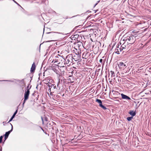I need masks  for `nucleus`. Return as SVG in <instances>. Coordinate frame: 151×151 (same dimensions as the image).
Returning <instances> with one entry per match:
<instances>
[{
	"label": "nucleus",
	"instance_id": "f8f14e48",
	"mask_svg": "<svg viewBox=\"0 0 151 151\" xmlns=\"http://www.w3.org/2000/svg\"><path fill=\"white\" fill-rule=\"evenodd\" d=\"M36 68V65L34 62L33 63L32 65V66L31 68L30 72L32 73L35 70Z\"/></svg>",
	"mask_w": 151,
	"mask_h": 151
},
{
	"label": "nucleus",
	"instance_id": "20e7f679",
	"mask_svg": "<svg viewBox=\"0 0 151 151\" xmlns=\"http://www.w3.org/2000/svg\"><path fill=\"white\" fill-rule=\"evenodd\" d=\"M63 60H64V58L61 55H58L57 56L55 57V59L53 60L52 62L60 64L61 63V62L63 61Z\"/></svg>",
	"mask_w": 151,
	"mask_h": 151
},
{
	"label": "nucleus",
	"instance_id": "6e6552de",
	"mask_svg": "<svg viewBox=\"0 0 151 151\" xmlns=\"http://www.w3.org/2000/svg\"><path fill=\"white\" fill-rule=\"evenodd\" d=\"M27 91H25L24 94V99L25 101L27 100L29 96V89L30 88H29V86H27Z\"/></svg>",
	"mask_w": 151,
	"mask_h": 151
},
{
	"label": "nucleus",
	"instance_id": "2eb2a0df",
	"mask_svg": "<svg viewBox=\"0 0 151 151\" xmlns=\"http://www.w3.org/2000/svg\"><path fill=\"white\" fill-rule=\"evenodd\" d=\"M54 86V84H52L51 85H47L49 87V89L48 90V91H50V89L52 88L53 86Z\"/></svg>",
	"mask_w": 151,
	"mask_h": 151
},
{
	"label": "nucleus",
	"instance_id": "72a5a7b5",
	"mask_svg": "<svg viewBox=\"0 0 151 151\" xmlns=\"http://www.w3.org/2000/svg\"><path fill=\"white\" fill-rule=\"evenodd\" d=\"M47 94L49 95V92H47Z\"/></svg>",
	"mask_w": 151,
	"mask_h": 151
},
{
	"label": "nucleus",
	"instance_id": "473e14b6",
	"mask_svg": "<svg viewBox=\"0 0 151 151\" xmlns=\"http://www.w3.org/2000/svg\"><path fill=\"white\" fill-rule=\"evenodd\" d=\"M64 94H63V95L62 96H64Z\"/></svg>",
	"mask_w": 151,
	"mask_h": 151
},
{
	"label": "nucleus",
	"instance_id": "ddd939ff",
	"mask_svg": "<svg viewBox=\"0 0 151 151\" xmlns=\"http://www.w3.org/2000/svg\"><path fill=\"white\" fill-rule=\"evenodd\" d=\"M129 113L133 117L135 116L136 114L135 111L133 110L130 111Z\"/></svg>",
	"mask_w": 151,
	"mask_h": 151
},
{
	"label": "nucleus",
	"instance_id": "6ab92c4d",
	"mask_svg": "<svg viewBox=\"0 0 151 151\" xmlns=\"http://www.w3.org/2000/svg\"><path fill=\"white\" fill-rule=\"evenodd\" d=\"M133 116L129 117L127 118V119L128 121H130L132 119H133Z\"/></svg>",
	"mask_w": 151,
	"mask_h": 151
},
{
	"label": "nucleus",
	"instance_id": "a211bd4d",
	"mask_svg": "<svg viewBox=\"0 0 151 151\" xmlns=\"http://www.w3.org/2000/svg\"><path fill=\"white\" fill-rule=\"evenodd\" d=\"M147 23L148 24V25H150L151 26V19H150L149 20H148L147 21Z\"/></svg>",
	"mask_w": 151,
	"mask_h": 151
},
{
	"label": "nucleus",
	"instance_id": "c85d7f7f",
	"mask_svg": "<svg viewBox=\"0 0 151 151\" xmlns=\"http://www.w3.org/2000/svg\"><path fill=\"white\" fill-rule=\"evenodd\" d=\"M10 124H11V125L12 126V128H13V126H12V124H11V123Z\"/></svg>",
	"mask_w": 151,
	"mask_h": 151
},
{
	"label": "nucleus",
	"instance_id": "0eeeda50",
	"mask_svg": "<svg viewBox=\"0 0 151 151\" xmlns=\"http://www.w3.org/2000/svg\"><path fill=\"white\" fill-rule=\"evenodd\" d=\"M127 65V63L126 62L124 63L120 62L118 64V65L119 68L123 70L126 68Z\"/></svg>",
	"mask_w": 151,
	"mask_h": 151
},
{
	"label": "nucleus",
	"instance_id": "b1692460",
	"mask_svg": "<svg viewBox=\"0 0 151 151\" xmlns=\"http://www.w3.org/2000/svg\"><path fill=\"white\" fill-rule=\"evenodd\" d=\"M25 101H25V100L24 99L23 102V104H22V106H23V107L24 106V103H25Z\"/></svg>",
	"mask_w": 151,
	"mask_h": 151
},
{
	"label": "nucleus",
	"instance_id": "5701e85b",
	"mask_svg": "<svg viewBox=\"0 0 151 151\" xmlns=\"http://www.w3.org/2000/svg\"><path fill=\"white\" fill-rule=\"evenodd\" d=\"M13 118H13L12 117L9 120V121L8 122V123H9V122H10L12 121V119H13Z\"/></svg>",
	"mask_w": 151,
	"mask_h": 151
},
{
	"label": "nucleus",
	"instance_id": "c9c22d12",
	"mask_svg": "<svg viewBox=\"0 0 151 151\" xmlns=\"http://www.w3.org/2000/svg\"><path fill=\"white\" fill-rule=\"evenodd\" d=\"M97 4V3L95 5H96Z\"/></svg>",
	"mask_w": 151,
	"mask_h": 151
},
{
	"label": "nucleus",
	"instance_id": "c756f323",
	"mask_svg": "<svg viewBox=\"0 0 151 151\" xmlns=\"http://www.w3.org/2000/svg\"><path fill=\"white\" fill-rule=\"evenodd\" d=\"M52 32H49L48 33H52Z\"/></svg>",
	"mask_w": 151,
	"mask_h": 151
},
{
	"label": "nucleus",
	"instance_id": "1a4fd4ad",
	"mask_svg": "<svg viewBox=\"0 0 151 151\" xmlns=\"http://www.w3.org/2000/svg\"><path fill=\"white\" fill-rule=\"evenodd\" d=\"M13 128H11V129L10 131L6 132L5 134L4 135L5 137L4 139L5 141L8 138L10 133L12 131Z\"/></svg>",
	"mask_w": 151,
	"mask_h": 151
},
{
	"label": "nucleus",
	"instance_id": "f257e3e1",
	"mask_svg": "<svg viewBox=\"0 0 151 151\" xmlns=\"http://www.w3.org/2000/svg\"><path fill=\"white\" fill-rule=\"evenodd\" d=\"M63 58L64 60H63V62H65L63 63H62L63 65H67L68 66H69L73 64L72 54H69L65 58Z\"/></svg>",
	"mask_w": 151,
	"mask_h": 151
},
{
	"label": "nucleus",
	"instance_id": "39448f33",
	"mask_svg": "<svg viewBox=\"0 0 151 151\" xmlns=\"http://www.w3.org/2000/svg\"><path fill=\"white\" fill-rule=\"evenodd\" d=\"M56 86L54 84V86H53L52 88L50 89V91H49L50 93V95L52 96H54V95L53 93H60V90H58Z\"/></svg>",
	"mask_w": 151,
	"mask_h": 151
},
{
	"label": "nucleus",
	"instance_id": "9d476101",
	"mask_svg": "<svg viewBox=\"0 0 151 151\" xmlns=\"http://www.w3.org/2000/svg\"><path fill=\"white\" fill-rule=\"evenodd\" d=\"M62 82V81H60V79H59L58 81L57 84V88L58 90H60L61 88V83Z\"/></svg>",
	"mask_w": 151,
	"mask_h": 151
},
{
	"label": "nucleus",
	"instance_id": "e433bc0d",
	"mask_svg": "<svg viewBox=\"0 0 151 151\" xmlns=\"http://www.w3.org/2000/svg\"><path fill=\"white\" fill-rule=\"evenodd\" d=\"M34 93H33L32 95H34Z\"/></svg>",
	"mask_w": 151,
	"mask_h": 151
},
{
	"label": "nucleus",
	"instance_id": "412c9836",
	"mask_svg": "<svg viewBox=\"0 0 151 151\" xmlns=\"http://www.w3.org/2000/svg\"><path fill=\"white\" fill-rule=\"evenodd\" d=\"M17 110H16V111L14 112V113L13 115H12V117L14 118L15 116V115L17 114Z\"/></svg>",
	"mask_w": 151,
	"mask_h": 151
},
{
	"label": "nucleus",
	"instance_id": "7c9ffc66",
	"mask_svg": "<svg viewBox=\"0 0 151 151\" xmlns=\"http://www.w3.org/2000/svg\"><path fill=\"white\" fill-rule=\"evenodd\" d=\"M55 33H59V34H60V33L58 32H55Z\"/></svg>",
	"mask_w": 151,
	"mask_h": 151
},
{
	"label": "nucleus",
	"instance_id": "4be33fe9",
	"mask_svg": "<svg viewBox=\"0 0 151 151\" xmlns=\"http://www.w3.org/2000/svg\"><path fill=\"white\" fill-rule=\"evenodd\" d=\"M3 138V136H1L0 137V143L2 142Z\"/></svg>",
	"mask_w": 151,
	"mask_h": 151
},
{
	"label": "nucleus",
	"instance_id": "393cba45",
	"mask_svg": "<svg viewBox=\"0 0 151 151\" xmlns=\"http://www.w3.org/2000/svg\"><path fill=\"white\" fill-rule=\"evenodd\" d=\"M81 52V51H79V50L78 52ZM78 52V51H77V49H76V50H75V51H74L75 53L76 52Z\"/></svg>",
	"mask_w": 151,
	"mask_h": 151
},
{
	"label": "nucleus",
	"instance_id": "7ed1b4c3",
	"mask_svg": "<svg viewBox=\"0 0 151 151\" xmlns=\"http://www.w3.org/2000/svg\"><path fill=\"white\" fill-rule=\"evenodd\" d=\"M128 49L127 46L125 45L123 43L122 45H118L115 49V52L116 53L119 54H120V52H121L122 50H124L123 51H127Z\"/></svg>",
	"mask_w": 151,
	"mask_h": 151
},
{
	"label": "nucleus",
	"instance_id": "aec40b11",
	"mask_svg": "<svg viewBox=\"0 0 151 151\" xmlns=\"http://www.w3.org/2000/svg\"><path fill=\"white\" fill-rule=\"evenodd\" d=\"M55 95H54V96H53L56 99H58V98H60V96L58 94L56 95L55 97Z\"/></svg>",
	"mask_w": 151,
	"mask_h": 151
},
{
	"label": "nucleus",
	"instance_id": "cd10ccee",
	"mask_svg": "<svg viewBox=\"0 0 151 151\" xmlns=\"http://www.w3.org/2000/svg\"><path fill=\"white\" fill-rule=\"evenodd\" d=\"M41 119H42V122H43V118H42V117H41Z\"/></svg>",
	"mask_w": 151,
	"mask_h": 151
},
{
	"label": "nucleus",
	"instance_id": "f704fd0d",
	"mask_svg": "<svg viewBox=\"0 0 151 151\" xmlns=\"http://www.w3.org/2000/svg\"><path fill=\"white\" fill-rule=\"evenodd\" d=\"M42 129L43 131L44 132V130L42 128Z\"/></svg>",
	"mask_w": 151,
	"mask_h": 151
},
{
	"label": "nucleus",
	"instance_id": "9b49d317",
	"mask_svg": "<svg viewBox=\"0 0 151 151\" xmlns=\"http://www.w3.org/2000/svg\"><path fill=\"white\" fill-rule=\"evenodd\" d=\"M121 96L122 98L123 99H125L126 100H129L131 99L129 97L123 94V93H121Z\"/></svg>",
	"mask_w": 151,
	"mask_h": 151
},
{
	"label": "nucleus",
	"instance_id": "2f4dec72",
	"mask_svg": "<svg viewBox=\"0 0 151 151\" xmlns=\"http://www.w3.org/2000/svg\"><path fill=\"white\" fill-rule=\"evenodd\" d=\"M61 67H64L65 66L64 65H63L62 66H61Z\"/></svg>",
	"mask_w": 151,
	"mask_h": 151
},
{
	"label": "nucleus",
	"instance_id": "f03ea898",
	"mask_svg": "<svg viewBox=\"0 0 151 151\" xmlns=\"http://www.w3.org/2000/svg\"><path fill=\"white\" fill-rule=\"evenodd\" d=\"M125 41L124 43L128 47L129 44H132L134 43L136 41V37L133 36H127L123 40Z\"/></svg>",
	"mask_w": 151,
	"mask_h": 151
},
{
	"label": "nucleus",
	"instance_id": "bb28decb",
	"mask_svg": "<svg viewBox=\"0 0 151 151\" xmlns=\"http://www.w3.org/2000/svg\"><path fill=\"white\" fill-rule=\"evenodd\" d=\"M2 147H0V151H2Z\"/></svg>",
	"mask_w": 151,
	"mask_h": 151
},
{
	"label": "nucleus",
	"instance_id": "a878e982",
	"mask_svg": "<svg viewBox=\"0 0 151 151\" xmlns=\"http://www.w3.org/2000/svg\"><path fill=\"white\" fill-rule=\"evenodd\" d=\"M103 60L102 59H100L99 60V62L101 63H102Z\"/></svg>",
	"mask_w": 151,
	"mask_h": 151
},
{
	"label": "nucleus",
	"instance_id": "dca6fc26",
	"mask_svg": "<svg viewBox=\"0 0 151 151\" xmlns=\"http://www.w3.org/2000/svg\"><path fill=\"white\" fill-rule=\"evenodd\" d=\"M96 101L99 104V106L100 105V104H102V101H101L100 100V99H97L96 100Z\"/></svg>",
	"mask_w": 151,
	"mask_h": 151
},
{
	"label": "nucleus",
	"instance_id": "f3484780",
	"mask_svg": "<svg viewBox=\"0 0 151 151\" xmlns=\"http://www.w3.org/2000/svg\"><path fill=\"white\" fill-rule=\"evenodd\" d=\"M99 106L101 107V108H102L104 110H106V108L104 106V105H103L102 104H100V105Z\"/></svg>",
	"mask_w": 151,
	"mask_h": 151
},
{
	"label": "nucleus",
	"instance_id": "4468645a",
	"mask_svg": "<svg viewBox=\"0 0 151 151\" xmlns=\"http://www.w3.org/2000/svg\"><path fill=\"white\" fill-rule=\"evenodd\" d=\"M110 72L111 74V77H113V78L114 79L115 78V74L114 72L113 71H111Z\"/></svg>",
	"mask_w": 151,
	"mask_h": 151
},
{
	"label": "nucleus",
	"instance_id": "423d86ee",
	"mask_svg": "<svg viewBox=\"0 0 151 151\" xmlns=\"http://www.w3.org/2000/svg\"><path fill=\"white\" fill-rule=\"evenodd\" d=\"M81 52H76L73 55V60L78 61L81 60Z\"/></svg>",
	"mask_w": 151,
	"mask_h": 151
}]
</instances>
